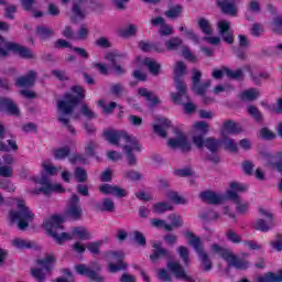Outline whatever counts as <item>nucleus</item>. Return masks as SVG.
Masks as SVG:
<instances>
[{
	"instance_id": "f257e3e1",
	"label": "nucleus",
	"mask_w": 282,
	"mask_h": 282,
	"mask_svg": "<svg viewBox=\"0 0 282 282\" xmlns=\"http://www.w3.org/2000/svg\"><path fill=\"white\" fill-rule=\"evenodd\" d=\"M102 137L107 142H109V144H112L113 147H120L121 140H123L126 144H130L123 145L128 164L129 166H135V164H138V159L135 158V154H133V151L140 153L142 148L134 137L129 135L124 130H104Z\"/></svg>"
},
{
	"instance_id": "f03ea898",
	"label": "nucleus",
	"mask_w": 282,
	"mask_h": 282,
	"mask_svg": "<svg viewBox=\"0 0 282 282\" xmlns=\"http://www.w3.org/2000/svg\"><path fill=\"white\" fill-rule=\"evenodd\" d=\"M70 91L64 94V99L57 102V109L62 113V116H72L74 113V109L78 107V104L82 100H85V88L80 85L72 86Z\"/></svg>"
},
{
	"instance_id": "7ed1b4c3",
	"label": "nucleus",
	"mask_w": 282,
	"mask_h": 282,
	"mask_svg": "<svg viewBox=\"0 0 282 282\" xmlns=\"http://www.w3.org/2000/svg\"><path fill=\"white\" fill-rule=\"evenodd\" d=\"M63 224H65V218L61 215H53L43 224L44 230H46L47 235L54 239L57 246H63L65 241H70L72 239V235L61 232V230H64L65 228L63 227Z\"/></svg>"
},
{
	"instance_id": "20e7f679",
	"label": "nucleus",
	"mask_w": 282,
	"mask_h": 282,
	"mask_svg": "<svg viewBox=\"0 0 282 282\" xmlns=\"http://www.w3.org/2000/svg\"><path fill=\"white\" fill-rule=\"evenodd\" d=\"M210 251L213 254H219L228 263L229 268H235L236 270H248L250 268L248 260L237 257L232 253V250L224 248L218 243H213Z\"/></svg>"
},
{
	"instance_id": "39448f33",
	"label": "nucleus",
	"mask_w": 282,
	"mask_h": 282,
	"mask_svg": "<svg viewBox=\"0 0 282 282\" xmlns=\"http://www.w3.org/2000/svg\"><path fill=\"white\" fill-rule=\"evenodd\" d=\"M184 237L189 239V246H192L195 252L198 254L203 272H210V270H213V261L210 260V257H208V253L204 251V247L202 246V238L195 236L193 231H185Z\"/></svg>"
},
{
	"instance_id": "423d86ee",
	"label": "nucleus",
	"mask_w": 282,
	"mask_h": 282,
	"mask_svg": "<svg viewBox=\"0 0 282 282\" xmlns=\"http://www.w3.org/2000/svg\"><path fill=\"white\" fill-rule=\"evenodd\" d=\"M174 74L175 87L177 93H171L170 96L173 102L180 104V98L182 96H185V98L188 100V94L186 93V84H184L182 80V76L186 74V64H184V62L182 61L176 62V65L174 67Z\"/></svg>"
},
{
	"instance_id": "0eeeda50",
	"label": "nucleus",
	"mask_w": 282,
	"mask_h": 282,
	"mask_svg": "<svg viewBox=\"0 0 282 282\" xmlns=\"http://www.w3.org/2000/svg\"><path fill=\"white\" fill-rule=\"evenodd\" d=\"M12 223L18 221L19 230H26L30 221L34 219V215L30 213V208L25 205V200L18 199V212H10Z\"/></svg>"
},
{
	"instance_id": "6e6552de",
	"label": "nucleus",
	"mask_w": 282,
	"mask_h": 282,
	"mask_svg": "<svg viewBox=\"0 0 282 282\" xmlns=\"http://www.w3.org/2000/svg\"><path fill=\"white\" fill-rule=\"evenodd\" d=\"M104 254L111 274L127 270L128 264L124 262V253L122 251H106Z\"/></svg>"
},
{
	"instance_id": "1a4fd4ad",
	"label": "nucleus",
	"mask_w": 282,
	"mask_h": 282,
	"mask_svg": "<svg viewBox=\"0 0 282 282\" xmlns=\"http://www.w3.org/2000/svg\"><path fill=\"white\" fill-rule=\"evenodd\" d=\"M0 45H4L6 50L9 52H13V54H19L20 58H24L30 61L32 58H36L34 53L28 47L14 42L6 41V37L0 35Z\"/></svg>"
},
{
	"instance_id": "9d476101",
	"label": "nucleus",
	"mask_w": 282,
	"mask_h": 282,
	"mask_svg": "<svg viewBox=\"0 0 282 282\" xmlns=\"http://www.w3.org/2000/svg\"><path fill=\"white\" fill-rule=\"evenodd\" d=\"M259 213L262 217H267V220L258 219L253 224L254 230H259L260 232H270L272 228L274 227V218L272 216V213L265 210L263 207L259 208Z\"/></svg>"
},
{
	"instance_id": "9b49d317",
	"label": "nucleus",
	"mask_w": 282,
	"mask_h": 282,
	"mask_svg": "<svg viewBox=\"0 0 282 282\" xmlns=\"http://www.w3.org/2000/svg\"><path fill=\"white\" fill-rule=\"evenodd\" d=\"M75 272L79 274V276H87L89 281L94 282H105V276L98 274L95 270L90 269L85 263L75 264Z\"/></svg>"
},
{
	"instance_id": "f8f14e48",
	"label": "nucleus",
	"mask_w": 282,
	"mask_h": 282,
	"mask_svg": "<svg viewBox=\"0 0 282 282\" xmlns=\"http://www.w3.org/2000/svg\"><path fill=\"white\" fill-rule=\"evenodd\" d=\"M88 0H74L72 7V23H78L79 21H84L87 17V9L83 8Z\"/></svg>"
},
{
	"instance_id": "ddd939ff",
	"label": "nucleus",
	"mask_w": 282,
	"mask_h": 282,
	"mask_svg": "<svg viewBox=\"0 0 282 282\" xmlns=\"http://www.w3.org/2000/svg\"><path fill=\"white\" fill-rule=\"evenodd\" d=\"M167 270H170V272H172V274H174L177 279H182L183 281L188 282H195V279H193V276L186 274V271H184V267H182L180 262L169 261Z\"/></svg>"
},
{
	"instance_id": "4468645a",
	"label": "nucleus",
	"mask_w": 282,
	"mask_h": 282,
	"mask_svg": "<svg viewBox=\"0 0 282 282\" xmlns=\"http://www.w3.org/2000/svg\"><path fill=\"white\" fill-rule=\"evenodd\" d=\"M0 111H4V113H8V116H21L19 106H17V104L8 97L0 98Z\"/></svg>"
},
{
	"instance_id": "2eb2a0df",
	"label": "nucleus",
	"mask_w": 282,
	"mask_h": 282,
	"mask_svg": "<svg viewBox=\"0 0 282 282\" xmlns=\"http://www.w3.org/2000/svg\"><path fill=\"white\" fill-rule=\"evenodd\" d=\"M152 248L153 252L150 254V261H152V263H155V261H159V259H171V251L162 248V242L154 241Z\"/></svg>"
},
{
	"instance_id": "dca6fc26",
	"label": "nucleus",
	"mask_w": 282,
	"mask_h": 282,
	"mask_svg": "<svg viewBox=\"0 0 282 282\" xmlns=\"http://www.w3.org/2000/svg\"><path fill=\"white\" fill-rule=\"evenodd\" d=\"M202 202L205 204H212L213 206H219V204H224L226 196H221L212 191H205L199 194Z\"/></svg>"
},
{
	"instance_id": "f3484780",
	"label": "nucleus",
	"mask_w": 282,
	"mask_h": 282,
	"mask_svg": "<svg viewBox=\"0 0 282 282\" xmlns=\"http://www.w3.org/2000/svg\"><path fill=\"white\" fill-rule=\"evenodd\" d=\"M224 129L225 130H220L221 138H226L228 135H239V133H243V128H241V124L232 120L225 121Z\"/></svg>"
},
{
	"instance_id": "a211bd4d",
	"label": "nucleus",
	"mask_w": 282,
	"mask_h": 282,
	"mask_svg": "<svg viewBox=\"0 0 282 282\" xmlns=\"http://www.w3.org/2000/svg\"><path fill=\"white\" fill-rule=\"evenodd\" d=\"M167 142L172 149H181L183 153H188L192 149L191 142H188L184 134H180L176 139H169Z\"/></svg>"
},
{
	"instance_id": "6ab92c4d",
	"label": "nucleus",
	"mask_w": 282,
	"mask_h": 282,
	"mask_svg": "<svg viewBox=\"0 0 282 282\" xmlns=\"http://www.w3.org/2000/svg\"><path fill=\"white\" fill-rule=\"evenodd\" d=\"M99 192L102 195H113L115 197H127V191L124 188L118 187L117 185L102 184L99 186Z\"/></svg>"
},
{
	"instance_id": "aec40b11",
	"label": "nucleus",
	"mask_w": 282,
	"mask_h": 282,
	"mask_svg": "<svg viewBox=\"0 0 282 282\" xmlns=\"http://www.w3.org/2000/svg\"><path fill=\"white\" fill-rule=\"evenodd\" d=\"M219 34L223 36V41L232 45L235 43V36L230 33V23L226 20H221L218 22Z\"/></svg>"
},
{
	"instance_id": "412c9836",
	"label": "nucleus",
	"mask_w": 282,
	"mask_h": 282,
	"mask_svg": "<svg viewBox=\"0 0 282 282\" xmlns=\"http://www.w3.org/2000/svg\"><path fill=\"white\" fill-rule=\"evenodd\" d=\"M216 6L221 10V12H224V14L237 17V7L235 6V0H216Z\"/></svg>"
},
{
	"instance_id": "4be33fe9",
	"label": "nucleus",
	"mask_w": 282,
	"mask_h": 282,
	"mask_svg": "<svg viewBox=\"0 0 282 282\" xmlns=\"http://www.w3.org/2000/svg\"><path fill=\"white\" fill-rule=\"evenodd\" d=\"M158 122H159V124L153 126L154 133L156 135H159L160 138H166L167 129H171V127L173 126L171 120H169L166 118H159Z\"/></svg>"
},
{
	"instance_id": "5701e85b",
	"label": "nucleus",
	"mask_w": 282,
	"mask_h": 282,
	"mask_svg": "<svg viewBox=\"0 0 282 282\" xmlns=\"http://www.w3.org/2000/svg\"><path fill=\"white\" fill-rule=\"evenodd\" d=\"M138 95L141 96V98H145V100L150 102V109H153V107L162 102L160 97L155 96L152 91H149V89L144 87L138 88Z\"/></svg>"
},
{
	"instance_id": "b1692460",
	"label": "nucleus",
	"mask_w": 282,
	"mask_h": 282,
	"mask_svg": "<svg viewBox=\"0 0 282 282\" xmlns=\"http://www.w3.org/2000/svg\"><path fill=\"white\" fill-rule=\"evenodd\" d=\"M95 210L97 213H113L116 210V203L109 197L102 199V202L95 203Z\"/></svg>"
},
{
	"instance_id": "393cba45",
	"label": "nucleus",
	"mask_w": 282,
	"mask_h": 282,
	"mask_svg": "<svg viewBox=\"0 0 282 282\" xmlns=\"http://www.w3.org/2000/svg\"><path fill=\"white\" fill-rule=\"evenodd\" d=\"M34 83H36V72L34 70H29L26 75L19 77L15 82L18 87H32Z\"/></svg>"
},
{
	"instance_id": "a878e982",
	"label": "nucleus",
	"mask_w": 282,
	"mask_h": 282,
	"mask_svg": "<svg viewBox=\"0 0 282 282\" xmlns=\"http://www.w3.org/2000/svg\"><path fill=\"white\" fill-rule=\"evenodd\" d=\"M35 195H41L43 193L44 195H52V193H65V187H63L62 184H51L47 187H39L33 191Z\"/></svg>"
},
{
	"instance_id": "bb28decb",
	"label": "nucleus",
	"mask_w": 282,
	"mask_h": 282,
	"mask_svg": "<svg viewBox=\"0 0 282 282\" xmlns=\"http://www.w3.org/2000/svg\"><path fill=\"white\" fill-rule=\"evenodd\" d=\"M164 45L167 52H177V50H183L184 40H182L180 36H173L165 41Z\"/></svg>"
},
{
	"instance_id": "cd10ccee",
	"label": "nucleus",
	"mask_w": 282,
	"mask_h": 282,
	"mask_svg": "<svg viewBox=\"0 0 282 282\" xmlns=\"http://www.w3.org/2000/svg\"><path fill=\"white\" fill-rule=\"evenodd\" d=\"M265 158L269 166L275 169L282 175V152H278L275 155L265 154Z\"/></svg>"
},
{
	"instance_id": "c85d7f7f",
	"label": "nucleus",
	"mask_w": 282,
	"mask_h": 282,
	"mask_svg": "<svg viewBox=\"0 0 282 282\" xmlns=\"http://www.w3.org/2000/svg\"><path fill=\"white\" fill-rule=\"evenodd\" d=\"M143 65L145 67H148L149 72H150V74H152V76H160L162 65L160 63H158V61H155L151 57H145L143 59Z\"/></svg>"
},
{
	"instance_id": "c756f323",
	"label": "nucleus",
	"mask_w": 282,
	"mask_h": 282,
	"mask_svg": "<svg viewBox=\"0 0 282 282\" xmlns=\"http://www.w3.org/2000/svg\"><path fill=\"white\" fill-rule=\"evenodd\" d=\"M174 104L183 105L184 113H186L187 116H191V115L195 113V111H197V105H195L194 102L191 101V97H188V99H187L186 96H182V97H180V102H174Z\"/></svg>"
},
{
	"instance_id": "7c9ffc66",
	"label": "nucleus",
	"mask_w": 282,
	"mask_h": 282,
	"mask_svg": "<svg viewBox=\"0 0 282 282\" xmlns=\"http://www.w3.org/2000/svg\"><path fill=\"white\" fill-rule=\"evenodd\" d=\"M260 93L257 90V88H249L245 91H242L239 95L240 100H243L245 102H252L253 100H257L259 98Z\"/></svg>"
},
{
	"instance_id": "2f4dec72",
	"label": "nucleus",
	"mask_w": 282,
	"mask_h": 282,
	"mask_svg": "<svg viewBox=\"0 0 282 282\" xmlns=\"http://www.w3.org/2000/svg\"><path fill=\"white\" fill-rule=\"evenodd\" d=\"M66 214L73 221H78L83 217V208L80 205H68Z\"/></svg>"
},
{
	"instance_id": "473e14b6",
	"label": "nucleus",
	"mask_w": 282,
	"mask_h": 282,
	"mask_svg": "<svg viewBox=\"0 0 282 282\" xmlns=\"http://www.w3.org/2000/svg\"><path fill=\"white\" fill-rule=\"evenodd\" d=\"M118 55L116 53H108L106 55V61H109L110 65L115 68V72L118 76H122L124 74V68L117 64Z\"/></svg>"
},
{
	"instance_id": "72a5a7b5",
	"label": "nucleus",
	"mask_w": 282,
	"mask_h": 282,
	"mask_svg": "<svg viewBox=\"0 0 282 282\" xmlns=\"http://www.w3.org/2000/svg\"><path fill=\"white\" fill-rule=\"evenodd\" d=\"M73 235L78 237L82 241H89L91 239V234L85 227H75L73 228Z\"/></svg>"
},
{
	"instance_id": "f704fd0d",
	"label": "nucleus",
	"mask_w": 282,
	"mask_h": 282,
	"mask_svg": "<svg viewBox=\"0 0 282 282\" xmlns=\"http://www.w3.org/2000/svg\"><path fill=\"white\" fill-rule=\"evenodd\" d=\"M221 144H224L225 151H229L230 153H237L239 151V147L235 143V140L228 137H221Z\"/></svg>"
},
{
	"instance_id": "c9c22d12",
	"label": "nucleus",
	"mask_w": 282,
	"mask_h": 282,
	"mask_svg": "<svg viewBox=\"0 0 282 282\" xmlns=\"http://www.w3.org/2000/svg\"><path fill=\"white\" fill-rule=\"evenodd\" d=\"M205 147L208 149V151H210V153H217V151H219V147H221V140L207 138L205 140Z\"/></svg>"
},
{
	"instance_id": "e433bc0d",
	"label": "nucleus",
	"mask_w": 282,
	"mask_h": 282,
	"mask_svg": "<svg viewBox=\"0 0 282 282\" xmlns=\"http://www.w3.org/2000/svg\"><path fill=\"white\" fill-rule=\"evenodd\" d=\"M224 72H225L227 78H230L231 80H243V70L241 68H238L235 72L225 66Z\"/></svg>"
},
{
	"instance_id": "4c0bfd02",
	"label": "nucleus",
	"mask_w": 282,
	"mask_h": 282,
	"mask_svg": "<svg viewBox=\"0 0 282 282\" xmlns=\"http://www.w3.org/2000/svg\"><path fill=\"white\" fill-rule=\"evenodd\" d=\"M55 160H65L66 158H69V154L72 153V149H69V145L57 148L53 151Z\"/></svg>"
},
{
	"instance_id": "58836bf2",
	"label": "nucleus",
	"mask_w": 282,
	"mask_h": 282,
	"mask_svg": "<svg viewBox=\"0 0 282 282\" xmlns=\"http://www.w3.org/2000/svg\"><path fill=\"white\" fill-rule=\"evenodd\" d=\"M56 259L54 256H46L45 259H39L37 265H41L46 272H52V265H54Z\"/></svg>"
},
{
	"instance_id": "ea45409f",
	"label": "nucleus",
	"mask_w": 282,
	"mask_h": 282,
	"mask_svg": "<svg viewBox=\"0 0 282 282\" xmlns=\"http://www.w3.org/2000/svg\"><path fill=\"white\" fill-rule=\"evenodd\" d=\"M12 246H13V248H17L18 250H30L31 248H34L32 242L21 239V238L13 239Z\"/></svg>"
},
{
	"instance_id": "a19ab883",
	"label": "nucleus",
	"mask_w": 282,
	"mask_h": 282,
	"mask_svg": "<svg viewBox=\"0 0 282 282\" xmlns=\"http://www.w3.org/2000/svg\"><path fill=\"white\" fill-rule=\"evenodd\" d=\"M61 274H64V276H58L52 280V282H74V273H72L70 269H62Z\"/></svg>"
},
{
	"instance_id": "79ce46f5",
	"label": "nucleus",
	"mask_w": 282,
	"mask_h": 282,
	"mask_svg": "<svg viewBox=\"0 0 282 282\" xmlns=\"http://www.w3.org/2000/svg\"><path fill=\"white\" fill-rule=\"evenodd\" d=\"M198 28L203 32V34H206L207 36H210V34H213V28H210V22L206 20V18L198 19Z\"/></svg>"
},
{
	"instance_id": "37998d69",
	"label": "nucleus",
	"mask_w": 282,
	"mask_h": 282,
	"mask_svg": "<svg viewBox=\"0 0 282 282\" xmlns=\"http://www.w3.org/2000/svg\"><path fill=\"white\" fill-rule=\"evenodd\" d=\"M169 210H173V205L169 202H159L154 204V213H158V215H162Z\"/></svg>"
},
{
	"instance_id": "c03bdc74",
	"label": "nucleus",
	"mask_w": 282,
	"mask_h": 282,
	"mask_svg": "<svg viewBox=\"0 0 282 282\" xmlns=\"http://www.w3.org/2000/svg\"><path fill=\"white\" fill-rule=\"evenodd\" d=\"M74 175L75 180H77L79 184H85V182H87L88 180L87 170L80 166H77L75 169Z\"/></svg>"
},
{
	"instance_id": "a18cd8bd",
	"label": "nucleus",
	"mask_w": 282,
	"mask_h": 282,
	"mask_svg": "<svg viewBox=\"0 0 282 282\" xmlns=\"http://www.w3.org/2000/svg\"><path fill=\"white\" fill-rule=\"evenodd\" d=\"M210 87V79H207L204 83H199L198 85H194L193 89L197 96H206V90Z\"/></svg>"
},
{
	"instance_id": "49530a36",
	"label": "nucleus",
	"mask_w": 282,
	"mask_h": 282,
	"mask_svg": "<svg viewBox=\"0 0 282 282\" xmlns=\"http://www.w3.org/2000/svg\"><path fill=\"white\" fill-rule=\"evenodd\" d=\"M98 107L102 108V113L111 115L113 113V110L116 107H118V104L116 101H111L108 106L105 104V100L99 99L98 100Z\"/></svg>"
},
{
	"instance_id": "de8ad7c7",
	"label": "nucleus",
	"mask_w": 282,
	"mask_h": 282,
	"mask_svg": "<svg viewBox=\"0 0 282 282\" xmlns=\"http://www.w3.org/2000/svg\"><path fill=\"white\" fill-rule=\"evenodd\" d=\"M36 34H39L41 39H50V36H54V31L50 29V26L40 25L36 28Z\"/></svg>"
},
{
	"instance_id": "09e8293b",
	"label": "nucleus",
	"mask_w": 282,
	"mask_h": 282,
	"mask_svg": "<svg viewBox=\"0 0 282 282\" xmlns=\"http://www.w3.org/2000/svg\"><path fill=\"white\" fill-rule=\"evenodd\" d=\"M151 225L153 226V228H164V230H166L167 232L173 231V226H170L169 224H166L165 220L162 219L153 218L151 220Z\"/></svg>"
},
{
	"instance_id": "8fccbe9b",
	"label": "nucleus",
	"mask_w": 282,
	"mask_h": 282,
	"mask_svg": "<svg viewBox=\"0 0 282 282\" xmlns=\"http://www.w3.org/2000/svg\"><path fill=\"white\" fill-rule=\"evenodd\" d=\"M166 196L169 197V199L174 202V204H176V205H184V204H186V198L180 196V194L177 192H175V191L167 192Z\"/></svg>"
},
{
	"instance_id": "3c124183",
	"label": "nucleus",
	"mask_w": 282,
	"mask_h": 282,
	"mask_svg": "<svg viewBox=\"0 0 282 282\" xmlns=\"http://www.w3.org/2000/svg\"><path fill=\"white\" fill-rule=\"evenodd\" d=\"M247 113H249V116H252L256 122H261L263 120V115L261 113V111H259V108L254 106H248Z\"/></svg>"
},
{
	"instance_id": "603ef678",
	"label": "nucleus",
	"mask_w": 282,
	"mask_h": 282,
	"mask_svg": "<svg viewBox=\"0 0 282 282\" xmlns=\"http://www.w3.org/2000/svg\"><path fill=\"white\" fill-rule=\"evenodd\" d=\"M182 6L176 4L165 12V17H167V19H177V17L182 14Z\"/></svg>"
},
{
	"instance_id": "864d4df0",
	"label": "nucleus",
	"mask_w": 282,
	"mask_h": 282,
	"mask_svg": "<svg viewBox=\"0 0 282 282\" xmlns=\"http://www.w3.org/2000/svg\"><path fill=\"white\" fill-rule=\"evenodd\" d=\"M135 32H138V29L134 26V24H129L128 28L121 29L119 31L120 36L123 39H127L129 36H135Z\"/></svg>"
},
{
	"instance_id": "5fc2aeb1",
	"label": "nucleus",
	"mask_w": 282,
	"mask_h": 282,
	"mask_svg": "<svg viewBox=\"0 0 282 282\" xmlns=\"http://www.w3.org/2000/svg\"><path fill=\"white\" fill-rule=\"evenodd\" d=\"M123 176L126 180H129L130 182H138L142 180V174L138 171L129 170L123 173Z\"/></svg>"
},
{
	"instance_id": "6e6d98bb",
	"label": "nucleus",
	"mask_w": 282,
	"mask_h": 282,
	"mask_svg": "<svg viewBox=\"0 0 282 282\" xmlns=\"http://www.w3.org/2000/svg\"><path fill=\"white\" fill-rule=\"evenodd\" d=\"M68 160L72 164H78V162L79 164H89L87 155L80 153L73 154Z\"/></svg>"
},
{
	"instance_id": "4d7b16f0",
	"label": "nucleus",
	"mask_w": 282,
	"mask_h": 282,
	"mask_svg": "<svg viewBox=\"0 0 282 282\" xmlns=\"http://www.w3.org/2000/svg\"><path fill=\"white\" fill-rule=\"evenodd\" d=\"M226 238L231 243H241V236L237 234V231L232 229H228L226 232Z\"/></svg>"
},
{
	"instance_id": "13d9d810",
	"label": "nucleus",
	"mask_w": 282,
	"mask_h": 282,
	"mask_svg": "<svg viewBox=\"0 0 282 282\" xmlns=\"http://www.w3.org/2000/svg\"><path fill=\"white\" fill-rule=\"evenodd\" d=\"M265 30L263 29V25L261 23H253L250 29L251 36H256V39H259L261 34H263Z\"/></svg>"
},
{
	"instance_id": "bf43d9fd",
	"label": "nucleus",
	"mask_w": 282,
	"mask_h": 282,
	"mask_svg": "<svg viewBox=\"0 0 282 282\" xmlns=\"http://www.w3.org/2000/svg\"><path fill=\"white\" fill-rule=\"evenodd\" d=\"M167 219L171 221L172 230L173 228H180V226L184 225V220H182L181 216H177L176 214H171Z\"/></svg>"
},
{
	"instance_id": "052dcab7",
	"label": "nucleus",
	"mask_w": 282,
	"mask_h": 282,
	"mask_svg": "<svg viewBox=\"0 0 282 282\" xmlns=\"http://www.w3.org/2000/svg\"><path fill=\"white\" fill-rule=\"evenodd\" d=\"M0 188L2 191H7V193H14V191H17V187L10 180H2L0 183Z\"/></svg>"
},
{
	"instance_id": "680f3d73",
	"label": "nucleus",
	"mask_w": 282,
	"mask_h": 282,
	"mask_svg": "<svg viewBox=\"0 0 282 282\" xmlns=\"http://www.w3.org/2000/svg\"><path fill=\"white\" fill-rule=\"evenodd\" d=\"M251 78L254 85H261L263 80H268V78H270V74L269 73H260L258 75L251 74Z\"/></svg>"
},
{
	"instance_id": "e2e57ef3",
	"label": "nucleus",
	"mask_w": 282,
	"mask_h": 282,
	"mask_svg": "<svg viewBox=\"0 0 282 282\" xmlns=\"http://www.w3.org/2000/svg\"><path fill=\"white\" fill-rule=\"evenodd\" d=\"M182 54L186 61H191V63H196L197 62V56L191 52V48L188 46H183L182 48Z\"/></svg>"
},
{
	"instance_id": "0e129e2a",
	"label": "nucleus",
	"mask_w": 282,
	"mask_h": 282,
	"mask_svg": "<svg viewBox=\"0 0 282 282\" xmlns=\"http://www.w3.org/2000/svg\"><path fill=\"white\" fill-rule=\"evenodd\" d=\"M52 74L59 80L61 83H65L69 80V75H67L66 70H58V69H53Z\"/></svg>"
},
{
	"instance_id": "69168bd1",
	"label": "nucleus",
	"mask_w": 282,
	"mask_h": 282,
	"mask_svg": "<svg viewBox=\"0 0 282 282\" xmlns=\"http://www.w3.org/2000/svg\"><path fill=\"white\" fill-rule=\"evenodd\" d=\"M133 237H134V241L135 243H138V246H147V237H144V234L141 231H133Z\"/></svg>"
},
{
	"instance_id": "338daca9",
	"label": "nucleus",
	"mask_w": 282,
	"mask_h": 282,
	"mask_svg": "<svg viewBox=\"0 0 282 282\" xmlns=\"http://www.w3.org/2000/svg\"><path fill=\"white\" fill-rule=\"evenodd\" d=\"M194 128L196 129V131L199 132L200 135H206V133H208V123H206L205 121H198L194 124Z\"/></svg>"
},
{
	"instance_id": "774afa93",
	"label": "nucleus",
	"mask_w": 282,
	"mask_h": 282,
	"mask_svg": "<svg viewBox=\"0 0 282 282\" xmlns=\"http://www.w3.org/2000/svg\"><path fill=\"white\" fill-rule=\"evenodd\" d=\"M159 35L160 36H171L173 35V29L171 25L169 24H163L162 26H160L159 29Z\"/></svg>"
}]
</instances>
